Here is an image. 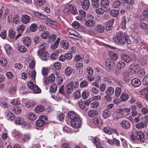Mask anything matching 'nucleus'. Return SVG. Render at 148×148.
<instances>
[{
  "label": "nucleus",
  "mask_w": 148,
  "mask_h": 148,
  "mask_svg": "<svg viewBox=\"0 0 148 148\" xmlns=\"http://www.w3.org/2000/svg\"><path fill=\"white\" fill-rule=\"evenodd\" d=\"M46 43L44 42H41L39 45V49L37 52L38 56L41 58V60L45 61H47L48 58L49 54L47 52H45V50L47 47Z\"/></svg>",
  "instance_id": "1"
},
{
  "label": "nucleus",
  "mask_w": 148,
  "mask_h": 148,
  "mask_svg": "<svg viewBox=\"0 0 148 148\" xmlns=\"http://www.w3.org/2000/svg\"><path fill=\"white\" fill-rule=\"evenodd\" d=\"M127 38V36L125 34L121 31H119L116 33L113 40L117 44L124 45L126 43Z\"/></svg>",
  "instance_id": "2"
},
{
  "label": "nucleus",
  "mask_w": 148,
  "mask_h": 148,
  "mask_svg": "<svg viewBox=\"0 0 148 148\" xmlns=\"http://www.w3.org/2000/svg\"><path fill=\"white\" fill-rule=\"evenodd\" d=\"M130 138L133 140L135 141L137 140L141 143L144 142L145 140L144 134L140 131L134 132L130 136Z\"/></svg>",
  "instance_id": "3"
},
{
  "label": "nucleus",
  "mask_w": 148,
  "mask_h": 148,
  "mask_svg": "<svg viewBox=\"0 0 148 148\" xmlns=\"http://www.w3.org/2000/svg\"><path fill=\"white\" fill-rule=\"evenodd\" d=\"M79 86V83L77 81H71L65 87V90L66 93L69 95L74 90H77Z\"/></svg>",
  "instance_id": "4"
},
{
  "label": "nucleus",
  "mask_w": 148,
  "mask_h": 148,
  "mask_svg": "<svg viewBox=\"0 0 148 148\" xmlns=\"http://www.w3.org/2000/svg\"><path fill=\"white\" fill-rule=\"evenodd\" d=\"M130 73L132 74L137 73L138 74H145L144 70L140 68L138 64H133L131 65L130 67Z\"/></svg>",
  "instance_id": "5"
},
{
  "label": "nucleus",
  "mask_w": 148,
  "mask_h": 148,
  "mask_svg": "<svg viewBox=\"0 0 148 148\" xmlns=\"http://www.w3.org/2000/svg\"><path fill=\"white\" fill-rule=\"evenodd\" d=\"M48 120L47 117L44 115L40 116L39 119L36 121V124L37 127H42L48 123Z\"/></svg>",
  "instance_id": "6"
},
{
  "label": "nucleus",
  "mask_w": 148,
  "mask_h": 148,
  "mask_svg": "<svg viewBox=\"0 0 148 148\" xmlns=\"http://www.w3.org/2000/svg\"><path fill=\"white\" fill-rule=\"evenodd\" d=\"M44 77L43 79L44 84L46 85L49 83H52L54 82L55 80L54 75H51L47 77V75H43Z\"/></svg>",
  "instance_id": "7"
},
{
  "label": "nucleus",
  "mask_w": 148,
  "mask_h": 148,
  "mask_svg": "<svg viewBox=\"0 0 148 148\" xmlns=\"http://www.w3.org/2000/svg\"><path fill=\"white\" fill-rule=\"evenodd\" d=\"M81 121L80 119L78 118H76L71 121V126L75 128H78L80 126Z\"/></svg>",
  "instance_id": "8"
},
{
  "label": "nucleus",
  "mask_w": 148,
  "mask_h": 148,
  "mask_svg": "<svg viewBox=\"0 0 148 148\" xmlns=\"http://www.w3.org/2000/svg\"><path fill=\"white\" fill-rule=\"evenodd\" d=\"M65 10L66 12L70 11L74 14H75L77 13L76 8L71 4L66 5Z\"/></svg>",
  "instance_id": "9"
},
{
  "label": "nucleus",
  "mask_w": 148,
  "mask_h": 148,
  "mask_svg": "<svg viewBox=\"0 0 148 148\" xmlns=\"http://www.w3.org/2000/svg\"><path fill=\"white\" fill-rule=\"evenodd\" d=\"M114 62L110 58H107L105 66L106 69L108 70H110L113 67Z\"/></svg>",
  "instance_id": "10"
},
{
  "label": "nucleus",
  "mask_w": 148,
  "mask_h": 148,
  "mask_svg": "<svg viewBox=\"0 0 148 148\" xmlns=\"http://www.w3.org/2000/svg\"><path fill=\"white\" fill-rule=\"evenodd\" d=\"M15 123L16 124L18 125H26L27 123L23 119L20 117H18L15 119Z\"/></svg>",
  "instance_id": "11"
},
{
  "label": "nucleus",
  "mask_w": 148,
  "mask_h": 148,
  "mask_svg": "<svg viewBox=\"0 0 148 148\" xmlns=\"http://www.w3.org/2000/svg\"><path fill=\"white\" fill-rule=\"evenodd\" d=\"M23 44L25 46L29 47L31 44V40L30 38L28 37H24L22 39Z\"/></svg>",
  "instance_id": "12"
},
{
  "label": "nucleus",
  "mask_w": 148,
  "mask_h": 148,
  "mask_svg": "<svg viewBox=\"0 0 148 148\" xmlns=\"http://www.w3.org/2000/svg\"><path fill=\"white\" fill-rule=\"evenodd\" d=\"M121 59L126 63H129L132 60V58L125 54H122L121 55Z\"/></svg>",
  "instance_id": "13"
},
{
  "label": "nucleus",
  "mask_w": 148,
  "mask_h": 148,
  "mask_svg": "<svg viewBox=\"0 0 148 148\" xmlns=\"http://www.w3.org/2000/svg\"><path fill=\"white\" fill-rule=\"evenodd\" d=\"M121 127L123 129L127 130L129 129L130 126V122L127 120H124L120 123Z\"/></svg>",
  "instance_id": "14"
},
{
  "label": "nucleus",
  "mask_w": 148,
  "mask_h": 148,
  "mask_svg": "<svg viewBox=\"0 0 148 148\" xmlns=\"http://www.w3.org/2000/svg\"><path fill=\"white\" fill-rule=\"evenodd\" d=\"M6 118L8 119L11 121H12L15 119V116L11 112L9 111L5 112Z\"/></svg>",
  "instance_id": "15"
},
{
  "label": "nucleus",
  "mask_w": 148,
  "mask_h": 148,
  "mask_svg": "<svg viewBox=\"0 0 148 148\" xmlns=\"http://www.w3.org/2000/svg\"><path fill=\"white\" fill-rule=\"evenodd\" d=\"M90 5L88 0H83L81 2V6L84 10H87L89 8Z\"/></svg>",
  "instance_id": "16"
},
{
  "label": "nucleus",
  "mask_w": 148,
  "mask_h": 148,
  "mask_svg": "<svg viewBox=\"0 0 148 148\" xmlns=\"http://www.w3.org/2000/svg\"><path fill=\"white\" fill-rule=\"evenodd\" d=\"M131 82L132 85L135 87L139 86L140 85L141 83L139 79L136 78L132 79Z\"/></svg>",
  "instance_id": "17"
},
{
  "label": "nucleus",
  "mask_w": 148,
  "mask_h": 148,
  "mask_svg": "<svg viewBox=\"0 0 148 148\" xmlns=\"http://www.w3.org/2000/svg\"><path fill=\"white\" fill-rule=\"evenodd\" d=\"M45 23L48 25L53 27L56 25L57 22L50 18H48L45 21Z\"/></svg>",
  "instance_id": "18"
},
{
  "label": "nucleus",
  "mask_w": 148,
  "mask_h": 148,
  "mask_svg": "<svg viewBox=\"0 0 148 148\" xmlns=\"http://www.w3.org/2000/svg\"><path fill=\"white\" fill-rule=\"evenodd\" d=\"M21 20L23 23L26 24L29 22L30 17L27 15H23L21 18Z\"/></svg>",
  "instance_id": "19"
},
{
  "label": "nucleus",
  "mask_w": 148,
  "mask_h": 148,
  "mask_svg": "<svg viewBox=\"0 0 148 148\" xmlns=\"http://www.w3.org/2000/svg\"><path fill=\"white\" fill-rule=\"evenodd\" d=\"M111 111L108 109H105L102 112L103 117L106 119L110 117L111 115Z\"/></svg>",
  "instance_id": "20"
},
{
  "label": "nucleus",
  "mask_w": 148,
  "mask_h": 148,
  "mask_svg": "<svg viewBox=\"0 0 148 148\" xmlns=\"http://www.w3.org/2000/svg\"><path fill=\"white\" fill-rule=\"evenodd\" d=\"M61 47L65 49H68L69 46V42L66 40H62L60 42Z\"/></svg>",
  "instance_id": "21"
},
{
  "label": "nucleus",
  "mask_w": 148,
  "mask_h": 148,
  "mask_svg": "<svg viewBox=\"0 0 148 148\" xmlns=\"http://www.w3.org/2000/svg\"><path fill=\"white\" fill-rule=\"evenodd\" d=\"M95 29L97 32L101 33L103 32L104 30V28L102 25L100 24H98L95 26Z\"/></svg>",
  "instance_id": "22"
},
{
  "label": "nucleus",
  "mask_w": 148,
  "mask_h": 148,
  "mask_svg": "<svg viewBox=\"0 0 148 148\" xmlns=\"http://www.w3.org/2000/svg\"><path fill=\"white\" fill-rule=\"evenodd\" d=\"M92 121L97 126L100 127L102 124V122L101 120L98 118H94L93 119Z\"/></svg>",
  "instance_id": "23"
},
{
  "label": "nucleus",
  "mask_w": 148,
  "mask_h": 148,
  "mask_svg": "<svg viewBox=\"0 0 148 148\" xmlns=\"http://www.w3.org/2000/svg\"><path fill=\"white\" fill-rule=\"evenodd\" d=\"M95 24V22L94 21L90 19L87 20L85 23L86 25L88 27H94Z\"/></svg>",
  "instance_id": "24"
},
{
  "label": "nucleus",
  "mask_w": 148,
  "mask_h": 148,
  "mask_svg": "<svg viewBox=\"0 0 148 148\" xmlns=\"http://www.w3.org/2000/svg\"><path fill=\"white\" fill-rule=\"evenodd\" d=\"M12 112L16 114H20L21 112V109L18 106H15L13 107L12 109Z\"/></svg>",
  "instance_id": "25"
},
{
  "label": "nucleus",
  "mask_w": 148,
  "mask_h": 148,
  "mask_svg": "<svg viewBox=\"0 0 148 148\" xmlns=\"http://www.w3.org/2000/svg\"><path fill=\"white\" fill-rule=\"evenodd\" d=\"M143 45V43L142 40L139 37L137 38L136 41V48L140 49V48Z\"/></svg>",
  "instance_id": "26"
},
{
  "label": "nucleus",
  "mask_w": 148,
  "mask_h": 148,
  "mask_svg": "<svg viewBox=\"0 0 148 148\" xmlns=\"http://www.w3.org/2000/svg\"><path fill=\"white\" fill-rule=\"evenodd\" d=\"M109 3L108 0H101L100 5L102 8H106L109 5Z\"/></svg>",
  "instance_id": "27"
},
{
  "label": "nucleus",
  "mask_w": 148,
  "mask_h": 148,
  "mask_svg": "<svg viewBox=\"0 0 148 148\" xmlns=\"http://www.w3.org/2000/svg\"><path fill=\"white\" fill-rule=\"evenodd\" d=\"M53 71V69H50L48 68L43 67L41 71L42 74H48L50 73V71Z\"/></svg>",
  "instance_id": "28"
},
{
  "label": "nucleus",
  "mask_w": 148,
  "mask_h": 148,
  "mask_svg": "<svg viewBox=\"0 0 148 148\" xmlns=\"http://www.w3.org/2000/svg\"><path fill=\"white\" fill-rule=\"evenodd\" d=\"M69 118L71 120H73L76 118H77V115L73 111L69 112L67 114Z\"/></svg>",
  "instance_id": "29"
},
{
  "label": "nucleus",
  "mask_w": 148,
  "mask_h": 148,
  "mask_svg": "<svg viewBox=\"0 0 148 148\" xmlns=\"http://www.w3.org/2000/svg\"><path fill=\"white\" fill-rule=\"evenodd\" d=\"M36 104V102L35 101L31 100L26 102V106L28 108H31L34 107Z\"/></svg>",
  "instance_id": "30"
},
{
  "label": "nucleus",
  "mask_w": 148,
  "mask_h": 148,
  "mask_svg": "<svg viewBox=\"0 0 148 148\" xmlns=\"http://www.w3.org/2000/svg\"><path fill=\"white\" fill-rule=\"evenodd\" d=\"M44 109V107L43 106L39 105L35 108L34 111L36 113H39L43 111Z\"/></svg>",
  "instance_id": "31"
},
{
  "label": "nucleus",
  "mask_w": 148,
  "mask_h": 148,
  "mask_svg": "<svg viewBox=\"0 0 148 148\" xmlns=\"http://www.w3.org/2000/svg\"><path fill=\"white\" fill-rule=\"evenodd\" d=\"M121 2L119 0H116L113 1L112 3V6L114 8H119L121 5Z\"/></svg>",
  "instance_id": "32"
},
{
  "label": "nucleus",
  "mask_w": 148,
  "mask_h": 148,
  "mask_svg": "<svg viewBox=\"0 0 148 148\" xmlns=\"http://www.w3.org/2000/svg\"><path fill=\"white\" fill-rule=\"evenodd\" d=\"M65 74H72V73H75L76 72L75 70L73 71L71 67L68 66L65 69Z\"/></svg>",
  "instance_id": "33"
},
{
  "label": "nucleus",
  "mask_w": 148,
  "mask_h": 148,
  "mask_svg": "<svg viewBox=\"0 0 148 148\" xmlns=\"http://www.w3.org/2000/svg\"><path fill=\"white\" fill-rule=\"evenodd\" d=\"M114 89L112 87H109L107 88L106 90V91L105 93L108 96L110 95L112 96L114 94Z\"/></svg>",
  "instance_id": "34"
},
{
  "label": "nucleus",
  "mask_w": 148,
  "mask_h": 148,
  "mask_svg": "<svg viewBox=\"0 0 148 148\" xmlns=\"http://www.w3.org/2000/svg\"><path fill=\"white\" fill-rule=\"evenodd\" d=\"M114 22L113 20H111L108 21L106 25V29L107 30H110L112 29Z\"/></svg>",
  "instance_id": "35"
},
{
  "label": "nucleus",
  "mask_w": 148,
  "mask_h": 148,
  "mask_svg": "<svg viewBox=\"0 0 148 148\" xmlns=\"http://www.w3.org/2000/svg\"><path fill=\"white\" fill-rule=\"evenodd\" d=\"M50 36V33L48 32H43L41 34V37L43 39H47Z\"/></svg>",
  "instance_id": "36"
},
{
  "label": "nucleus",
  "mask_w": 148,
  "mask_h": 148,
  "mask_svg": "<svg viewBox=\"0 0 148 148\" xmlns=\"http://www.w3.org/2000/svg\"><path fill=\"white\" fill-rule=\"evenodd\" d=\"M88 114L90 117H92L97 114L98 112L96 110H92L88 111Z\"/></svg>",
  "instance_id": "37"
},
{
  "label": "nucleus",
  "mask_w": 148,
  "mask_h": 148,
  "mask_svg": "<svg viewBox=\"0 0 148 148\" xmlns=\"http://www.w3.org/2000/svg\"><path fill=\"white\" fill-rule=\"evenodd\" d=\"M123 110L122 109H119L117 110L116 112L117 115L118 116L116 117V119H118L119 118H121L122 116L124 115L123 114Z\"/></svg>",
  "instance_id": "38"
},
{
  "label": "nucleus",
  "mask_w": 148,
  "mask_h": 148,
  "mask_svg": "<svg viewBox=\"0 0 148 148\" xmlns=\"http://www.w3.org/2000/svg\"><path fill=\"white\" fill-rule=\"evenodd\" d=\"M110 10L109 8H107L105 10L102 8H99L96 10V13L99 14H103L105 11L109 12Z\"/></svg>",
  "instance_id": "39"
},
{
  "label": "nucleus",
  "mask_w": 148,
  "mask_h": 148,
  "mask_svg": "<svg viewBox=\"0 0 148 148\" xmlns=\"http://www.w3.org/2000/svg\"><path fill=\"white\" fill-rule=\"evenodd\" d=\"M121 98L122 101H125L128 99L129 96L127 93L123 92L122 93L121 96Z\"/></svg>",
  "instance_id": "40"
},
{
  "label": "nucleus",
  "mask_w": 148,
  "mask_h": 148,
  "mask_svg": "<svg viewBox=\"0 0 148 148\" xmlns=\"http://www.w3.org/2000/svg\"><path fill=\"white\" fill-rule=\"evenodd\" d=\"M117 68L119 69L123 68L125 66V64L124 62L122 61H120L116 63Z\"/></svg>",
  "instance_id": "41"
},
{
  "label": "nucleus",
  "mask_w": 148,
  "mask_h": 148,
  "mask_svg": "<svg viewBox=\"0 0 148 148\" xmlns=\"http://www.w3.org/2000/svg\"><path fill=\"white\" fill-rule=\"evenodd\" d=\"M69 34L76 37H79L80 35L77 34L74 30L72 29H69L67 30Z\"/></svg>",
  "instance_id": "42"
},
{
  "label": "nucleus",
  "mask_w": 148,
  "mask_h": 148,
  "mask_svg": "<svg viewBox=\"0 0 148 148\" xmlns=\"http://www.w3.org/2000/svg\"><path fill=\"white\" fill-rule=\"evenodd\" d=\"M30 138V135L29 134H25L23 135L22 140L23 143H25L28 141Z\"/></svg>",
  "instance_id": "43"
},
{
  "label": "nucleus",
  "mask_w": 148,
  "mask_h": 148,
  "mask_svg": "<svg viewBox=\"0 0 148 148\" xmlns=\"http://www.w3.org/2000/svg\"><path fill=\"white\" fill-rule=\"evenodd\" d=\"M110 13L112 16L116 17L119 15V10H118L112 9L110 11Z\"/></svg>",
  "instance_id": "44"
},
{
  "label": "nucleus",
  "mask_w": 148,
  "mask_h": 148,
  "mask_svg": "<svg viewBox=\"0 0 148 148\" xmlns=\"http://www.w3.org/2000/svg\"><path fill=\"white\" fill-rule=\"evenodd\" d=\"M109 55L111 58L113 60H115L118 58V55L112 51L109 53Z\"/></svg>",
  "instance_id": "45"
},
{
  "label": "nucleus",
  "mask_w": 148,
  "mask_h": 148,
  "mask_svg": "<svg viewBox=\"0 0 148 148\" xmlns=\"http://www.w3.org/2000/svg\"><path fill=\"white\" fill-rule=\"evenodd\" d=\"M5 50L8 55L11 54L12 51L11 47L9 45H6L5 46Z\"/></svg>",
  "instance_id": "46"
},
{
  "label": "nucleus",
  "mask_w": 148,
  "mask_h": 148,
  "mask_svg": "<svg viewBox=\"0 0 148 148\" xmlns=\"http://www.w3.org/2000/svg\"><path fill=\"white\" fill-rule=\"evenodd\" d=\"M18 49L20 52L24 53L26 52L27 49L26 47L23 45H19L17 47Z\"/></svg>",
  "instance_id": "47"
},
{
  "label": "nucleus",
  "mask_w": 148,
  "mask_h": 148,
  "mask_svg": "<svg viewBox=\"0 0 148 148\" xmlns=\"http://www.w3.org/2000/svg\"><path fill=\"white\" fill-rule=\"evenodd\" d=\"M57 90V86L55 84H53L50 86L49 90L51 93L55 92Z\"/></svg>",
  "instance_id": "48"
},
{
  "label": "nucleus",
  "mask_w": 148,
  "mask_h": 148,
  "mask_svg": "<svg viewBox=\"0 0 148 148\" xmlns=\"http://www.w3.org/2000/svg\"><path fill=\"white\" fill-rule=\"evenodd\" d=\"M54 67L56 69L54 70V73L55 74H58V70L61 68L60 64L59 63H55L54 64Z\"/></svg>",
  "instance_id": "49"
},
{
  "label": "nucleus",
  "mask_w": 148,
  "mask_h": 148,
  "mask_svg": "<svg viewBox=\"0 0 148 148\" xmlns=\"http://www.w3.org/2000/svg\"><path fill=\"white\" fill-rule=\"evenodd\" d=\"M136 127L138 129H141L145 127V125L143 122H141L136 124Z\"/></svg>",
  "instance_id": "50"
},
{
  "label": "nucleus",
  "mask_w": 148,
  "mask_h": 148,
  "mask_svg": "<svg viewBox=\"0 0 148 148\" xmlns=\"http://www.w3.org/2000/svg\"><path fill=\"white\" fill-rule=\"evenodd\" d=\"M93 101L90 103V107L92 108H95L99 106V102L94 100Z\"/></svg>",
  "instance_id": "51"
},
{
  "label": "nucleus",
  "mask_w": 148,
  "mask_h": 148,
  "mask_svg": "<svg viewBox=\"0 0 148 148\" xmlns=\"http://www.w3.org/2000/svg\"><path fill=\"white\" fill-rule=\"evenodd\" d=\"M27 117L29 120H35L36 119V116L33 113H29L27 115Z\"/></svg>",
  "instance_id": "52"
},
{
  "label": "nucleus",
  "mask_w": 148,
  "mask_h": 148,
  "mask_svg": "<svg viewBox=\"0 0 148 148\" xmlns=\"http://www.w3.org/2000/svg\"><path fill=\"white\" fill-rule=\"evenodd\" d=\"M57 77L56 78V82L58 85H59L62 84L63 82L62 77L60 76V75H56Z\"/></svg>",
  "instance_id": "53"
},
{
  "label": "nucleus",
  "mask_w": 148,
  "mask_h": 148,
  "mask_svg": "<svg viewBox=\"0 0 148 148\" xmlns=\"http://www.w3.org/2000/svg\"><path fill=\"white\" fill-rule=\"evenodd\" d=\"M103 130L104 132L106 134H112L111 128L108 126L104 127L103 129Z\"/></svg>",
  "instance_id": "54"
},
{
  "label": "nucleus",
  "mask_w": 148,
  "mask_h": 148,
  "mask_svg": "<svg viewBox=\"0 0 148 148\" xmlns=\"http://www.w3.org/2000/svg\"><path fill=\"white\" fill-rule=\"evenodd\" d=\"M58 93L62 95H65L66 96V95L65 94V92H64V88L63 85H62L60 87Z\"/></svg>",
  "instance_id": "55"
},
{
  "label": "nucleus",
  "mask_w": 148,
  "mask_h": 148,
  "mask_svg": "<svg viewBox=\"0 0 148 148\" xmlns=\"http://www.w3.org/2000/svg\"><path fill=\"white\" fill-rule=\"evenodd\" d=\"M10 103L13 105H18L20 104V101L18 99H15L12 100Z\"/></svg>",
  "instance_id": "56"
},
{
  "label": "nucleus",
  "mask_w": 148,
  "mask_h": 148,
  "mask_svg": "<svg viewBox=\"0 0 148 148\" xmlns=\"http://www.w3.org/2000/svg\"><path fill=\"white\" fill-rule=\"evenodd\" d=\"M7 63V60L6 59L3 57L0 58V64L2 66L6 65Z\"/></svg>",
  "instance_id": "57"
},
{
  "label": "nucleus",
  "mask_w": 148,
  "mask_h": 148,
  "mask_svg": "<svg viewBox=\"0 0 148 148\" xmlns=\"http://www.w3.org/2000/svg\"><path fill=\"white\" fill-rule=\"evenodd\" d=\"M36 4L39 6H42L45 3V0H34Z\"/></svg>",
  "instance_id": "58"
},
{
  "label": "nucleus",
  "mask_w": 148,
  "mask_h": 148,
  "mask_svg": "<svg viewBox=\"0 0 148 148\" xmlns=\"http://www.w3.org/2000/svg\"><path fill=\"white\" fill-rule=\"evenodd\" d=\"M126 23V19L125 17H123L121 21V25L122 28L125 29L126 28L125 24Z\"/></svg>",
  "instance_id": "59"
},
{
  "label": "nucleus",
  "mask_w": 148,
  "mask_h": 148,
  "mask_svg": "<svg viewBox=\"0 0 148 148\" xmlns=\"http://www.w3.org/2000/svg\"><path fill=\"white\" fill-rule=\"evenodd\" d=\"M15 32L12 29H10L9 30V36L11 38H13L15 37Z\"/></svg>",
  "instance_id": "60"
},
{
  "label": "nucleus",
  "mask_w": 148,
  "mask_h": 148,
  "mask_svg": "<svg viewBox=\"0 0 148 148\" xmlns=\"http://www.w3.org/2000/svg\"><path fill=\"white\" fill-rule=\"evenodd\" d=\"M138 61L140 64L143 66H145L147 63L146 60L143 58H139L138 59Z\"/></svg>",
  "instance_id": "61"
},
{
  "label": "nucleus",
  "mask_w": 148,
  "mask_h": 148,
  "mask_svg": "<svg viewBox=\"0 0 148 148\" xmlns=\"http://www.w3.org/2000/svg\"><path fill=\"white\" fill-rule=\"evenodd\" d=\"M25 25H21L18 27L17 28V31L18 33H21L24 30L25 28Z\"/></svg>",
  "instance_id": "62"
},
{
  "label": "nucleus",
  "mask_w": 148,
  "mask_h": 148,
  "mask_svg": "<svg viewBox=\"0 0 148 148\" xmlns=\"http://www.w3.org/2000/svg\"><path fill=\"white\" fill-rule=\"evenodd\" d=\"M56 38V36L55 35L53 34L50 35V36L49 37V39L48 40V42L51 43L53 42Z\"/></svg>",
  "instance_id": "63"
},
{
  "label": "nucleus",
  "mask_w": 148,
  "mask_h": 148,
  "mask_svg": "<svg viewBox=\"0 0 148 148\" xmlns=\"http://www.w3.org/2000/svg\"><path fill=\"white\" fill-rule=\"evenodd\" d=\"M140 50L145 55L148 54V47L147 46H144L143 47L140 49Z\"/></svg>",
  "instance_id": "64"
}]
</instances>
